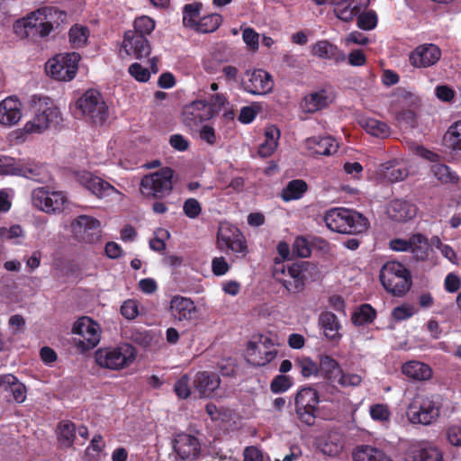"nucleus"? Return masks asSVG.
Instances as JSON below:
<instances>
[{"instance_id":"nucleus-34","label":"nucleus","mask_w":461,"mask_h":461,"mask_svg":"<svg viewBox=\"0 0 461 461\" xmlns=\"http://www.w3.org/2000/svg\"><path fill=\"white\" fill-rule=\"evenodd\" d=\"M14 176H24L36 182L44 181V167L33 161L18 160Z\"/></svg>"},{"instance_id":"nucleus-17","label":"nucleus","mask_w":461,"mask_h":461,"mask_svg":"<svg viewBox=\"0 0 461 461\" xmlns=\"http://www.w3.org/2000/svg\"><path fill=\"white\" fill-rule=\"evenodd\" d=\"M273 343L269 338H265L259 342L249 341L247 346L248 361L255 366H264L274 360L277 355V350L270 348Z\"/></svg>"},{"instance_id":"nucleus-41","label":"nucleus","mask_w":461,"mask_h":461,"mask_svg":"<svg viewBox=\"0 0 461 461\" xmlns=\"http://www.w3.org/2000/svg\"><path fill=\"white\" fill-rule=\"evenodd\" d=\"M294 367L304 378L318 376L320 374V365L309 357H297L294 361Z\"/></svg>"},{"instance_id":"nucleus-7","label":"nucleus","mask_w":461,"mask_h":461,"mask_svg":"<svg viewBox=\"0 0 461 461\" xmlns=\"http://www.w3.org/2000/svg\"><path fill=\"white\" fill-rule=\"evenodd\" d=\"M321 402L319 392L312 386H303L294 394V413L303 425H314L318 405Z\"/></svg>"},{"instance_id":"nucleus-48","label":"nucleus","mask_w":461,"mask_h":461,"mask_svg":"<svg viewBox=\"0 0 461 461\" xmlns=\"http://www.w3.org/2000/svg\"><path fill=\"white\" fill-rule=\"evenodd\" d=\"M154 29L155 21L149 16L143 15L134 20L133 30H129L128 32H136V34L147 37L151 34Z\"/></svg>"},{"instance_id":"nucleus-36","label":"nucleus","mask_w":461,"mask_h":461,"mask_svg":"<svg viewBox=\"0 0 461 461\" xmlns=\"http://www.w3.org/2000/svg\"><path fill=\"white\" fill-rule=\"evenodd\" d=\"M77 427L74 422L64 420L59 422L57 427V438L61 446L71 447L76 439Z\"/></svg>"},{"instance_id":"nucleus-27","label":"nucleus","mask_w":461,"mask_h":461,"mask_svg":"<svg viewBox=\"0 0 461 461\" xmlns=\"http://www.w3.org/2000/svg\"><path fill=\"white\" fill-rule=\"evenodd\" d=\"M22 104L18 98L9 96L0 103V123L6 126L16 124L22 118Z\"/></svg>"},{"instance_id":"nucleus-4","label":"nucleus","mask_w":461,"mask_h":461,"mask_svg":"<svg viewBox=\"0 0 461 461\" xmlns=\"http://www.w3.org/2000/svg\"><path fill=\"white\" fill-rule=\"evenodd\" d=\"M442 407L438 394L416 395L410 402L406 415L412 424L430 425L438 420Z\"/></svg>"},{"instance_id":"nucleus-49","label":"nucleus","mask_w":461,"mask_h":461,"mask_svg":"<svg viewBox=\"0 0 461 461\" xmlns=\"http://www.w3.org/2000/svg\"><path fill=\"white\" fill-rule=\"evenodd\" d=\"M320 447L323 454L335 456L342 451L343 443L337 437L329 436L320 443Z\"/></svg>"},{"instance_id":"nucleus-21","label":"nucleus","mask_w":461,"mask_h":461,"mask_svg":"<svg viewBox=\"0 0 461 461\" xmlns=\"http://www.w3.org/2000/svg\"><path fill=\"white\" fill-rule=\"evenodd\" d=\"M77 181L89 190L98 198H103L117 193V189L107 181L98 176H93L88 171H79L76 173Z\"/></svg>"},{"instance_id":"nucleus-60","label":"nucleus","mask_w":461,"mask_h":461,"mask_svg":"<svg viewBox=\"0 0 461 461\" xmlns=\"http://www.w3.org/2000/svg\"><path fill=\"white\" fill-rule=\"evenodd\" d=\"M395 119L399 123L406 127L413 128L416 124L415 113L410 109L398 112L395 115Z\"/></svg>"},{"instance_id":"nucleus-64","label":"nucleus","mask_w":461,"mask_h":461,"mask_svg":"<svg viewBox=\"0 0 461 461\" xmlns=\"http://www.w3.org/2000/svg\"><path fill=\"white\" fill-rule=\"evenodd\" d=\"M244 461H264L262 451L255 446L246 447L243 450Z\"/></svg>"},{"instance_id":"nucleus-51","label":"nucleus","mask_w":461,"mask_h":461,"mask_svg":"<svg viewBox=\"0 0 461 461\" xmlns=\"http://www.w3.org/2000/svg\"><path fill=\"white\" fill-rule=\"evenodd\" d=\"M357 25L362 30L370 31L375 29L377 25L378 18L376 13L374 10L361 12L357 15Z\"/></svg>"},{"instance_id":"nucleus-31","label":"nucleus","mask_w":461,"mask_h":461,"mask_svg":"<svg viewBox=\"0 0 461 461\" xmlns=\"http://www.w3.org/2000/svg\"><path fill=\"white\" fill-rule=\"evenodd\" d=\"M402 372L407 377L416 381H426L432 377L431 367L420 361H408L402 366Z\"/></svg>"},{"instance_id":"nucleus-8","label":"nucleus","mask_w":461,"mask_h":461,"mask_svg":"<svg viewBox=\"0 0 461 461\" xmlns=\"http://www.w3.org/2000/svg\"><path fill=\"white\" fill-rule=\"evenodd\" d=\"M136 358V349L125 343L116 348H99L95 352V362L104 368L120 370L129 366Z\"/></svg>"},{"instance_id":"nucleus-9","label":"nucleus","mask_w":461,"mask_h":461,"mask_svg":"<svg viewBox=\"0 0 461 461\" xmlns=\"http://www.w3.org/2000/svg\"><path fill=\"white\" fill-rule=\"evenodd\" d=\"M80 59L77 52L57 54L46 62V73L55 80L70 81L77 73Z\"/></svg>"},{"instance_id":"nucleus-45","label":"nucleus","mask_w":461,"mask_h":461,"mask_svg":"<svg viewBox=\"0 0 461 461\" xmlns=\"http://www.w3.org/2000/svg\"><path fill=\"white\" fill-rule=\"evenodd\" d=\"M384 175L388 181L394 183L405 179L408 176V169L397 162H388Z\"/></svg>"},{"instance_id":"nucleus-29","label":"nucleus","mask_w":461,"mask_h":461,"mask_svg":"<svg viewBox=\"0 0 461 461\" xmlns=\"http://www.w3.org/2000/svg\"><path fill=\"white\" fill-rule=\"evenodd\" d=\"M312 52L320 59L333 60L336 64L346 60V54L327 40L317 41L312 46Z\"/></svg>"},{"instance_id":"nucleus-57","label":"nucleus","mask_w":461,"mask_h":461,"mask_svg":"<svg viewBox=\"0 0 461 461\" xmlns=\"http://www.w3.org/2000/svg\"><path fill=\"white\" fill-rule=\"evenodd\" d=\"M183 211L186 217L195 219L201 214L202 207L195 198H188L184 203Z\"/></svg>"},{"instance_id":"nucleus-53","label":"nucleus","mask_w":461,"mask_h":461,"mask_svg":"<svg viewBox=\"0 0 461 461\" xmlns=\"http://www.w3.org/2000/svg\"><path fill=\"white\" fill-rule=\"evenodd\" d=\"M369 413L374 420L381 422L389 420L391 416L389 407L383 403H375L371 405Z\"/></svg>"},{"instance_id":"nucleus-62","label":"nucleus","mask_w":461,"mask_h":461,"mask_svg":"<svg viewBox=\"0 0 461 461\" xmlns=\"http://www.w3.org/2000/svg\"><path fill=\"white\" fill-rule=\"evenodd\" d=\"M444 288L447 292L454 294L461 288V278L455 273L447 275L444 281Z\"/></svg>"},{"instance_id":"nucleus-6","label":"nucleus","mask_w":461,"mask_h":461,"mask_svg":"<svg viewBox=\"0 0 461 461\" xmlns=\"http://www.w3.org/2000/svg\"><path fill=\"white\" fill-rule=\"evenodd\" d=\"M76 108L86 121L95 125L104 124L109 116L108 106L96 89L86 90L76 102Z\"/></svg>"},{"instance_id":"nucleus-56","label":"nucleus","mask_w":461,"mask_h":461,"mask_svg":"<svg viewBox=\"0 0 461 461\" xmlns=\"http://www.w3.org/2000/svg\"><path fill=\"white\" fill-rule=\"evenodd\" d=\"M362 378L357 374L344 373L343 370L339 373L335 383L339 384L342 387L357 386L361 384Z\"/></svg>"},{"instance_id":"nucleus-42","label":"nucleus","mask_w":461,"mask_h":461,"mask_svg":"<svg viewBox=\"0 0 461 461\" xmlns=\"http://www.w3.org/2000/svg\"><path fill=\"white\" fill-rule=\"evenodd\" d=\"M444 145L455 151H461V121L454 122L443 138Z\"/></svg>"},{"instance_id":"nucleus-23","label":"nucleus","mask_w":461,"mask_h":461,"mask_svg":"<svg viewBox=\"0 0 461 461\" xmlns=\"http://www.w3.org/2000/svg\"><path fill=\"white\" fill-rule=\"evenodd\" d=\"M168 312L177 321H190L197 314V307L193 300L182 295H174L169 303Z\"/></svg>"},{"instance_id":"nucleus-46","label":"nucleus","mask_w":461,"mask_h":461,"mask_svg":"<svg viewBox=\"0 0 461 461\" xmlns=\"http://www.w3.org/2000/svg\"><path fill=\"white\" fill-rule=\"evenodd\" d=\"M89 36V30L86 26L74 25L68 32L69 41L73 48L83 47Z\"/></svg>"},{"instance_id":"nucleus-28","label":"nucleus","mask_w":461,"mask_h":461,"mask_svg":"<svg viewBox=\"0 0 461 461\" xmlns=\"http://www.w3.org/2000/svg\"><path fill=\"white\" fill-rule=\"evenodd\" d=\"M307 149L316 155L330 156L337 152L339 144L331 136H313L305 141Z\"/></svg>"},{"instance_id":"nucleus-12","label":"nucleus","mask_w":461,"mask_h":461,"mask_svg":"<svg viewBox=\"0 0 461 461\" xmlns=\"http://www.w3.org/2000/svg\"><path fill=\"white\" fill-rule=\"evenodd\" d=\"M214 117V111L204 100H195L185 104L182 111V121L191 130Z\"/></svg>"},{"instance_id":"nucleus-16","label":"nucleus","mask_w":461,"mask_h":461,"mask_svg":"<svg viewBox=\"0 0 461 461\" xmlns=\"http://www.w3.org/2000/svg\"><path fill=\"white\" fill-rule=\"evenodd\" d=\"M441 55V50L438 45L422 43L411 51L409 62L415 68H427L436 65Z\"/></svg>"},{"instance_id":"nucleus-1","label":"nucleus","mask_w":461,"mask_h":461,"mask_svg":"<svg viewBox=\"0 0 461 461\" xmlns=\"http://www.w3.org/2000/svg\"><path fill=\"white\" fill-rule=\"evenodd\" d=\"M33 118L23 127L26 133H42L50 128H58L63 119L59 109L47 96L34 95L30 101Z\"/></svg>"},{"instance_id":"nucleus-30","label":"nucleus","mask_w":461,"mask_h":461,"mask_svg":"<svg viewBox=\"0 0 461 461\" xmlns=\"http://www.w3.org/2000/svg\"><path fill=\"white\" fill-rule=\"evenodd\" d=\"M319 325L323 330L327 339L331 341L340 340L342 334L339 332L341 325L338 317L332 312H323L319 317Z\"/></svg>"},{"instance_id":"nucleus-55","label":"nucleus","mask_w":461,"mask_h":461,"mask_svg":"<svg viewBox=\"0 0 461 461\" xmlns=\"http://www.w3.org/2000/svg\"><path fill=\"white\" fill-rule=\"evenodd\" d=\"M293 253L299 258L310 257L312 249L308 240L303 237H297L293 244Z\"/></svg>"},{"instance_id":"nucleus-33","label":"nucleus","mask_w":461,"mask_h":461,"mask_svg":"<svg viewBox=\"0 0 461 461\" xmlns=\"http://www.w3.org/2000/svg\"><path fill=\"white\" fill-rule=\"evenodd\" d=\"M354 461H390L383 450L370 445H360L352 453Z\"/></svg>"},{"instance_id":"nucleus-24","label":"nucleus","mask_w":461,"mask_h":461,"mask_svg":"<svg viewBox=\"0 0 461 461\" xmlns=\"http://www.w3.org/2000/svg\"><path fill=\"white\" fill-rule=\"evenodd\" d=\"M220 384L221 378L218 374L209 371L196 373L193 380L194 389L201 398L211 397Z\"/></svg>"},{"instance_id":"nucleus-32","label":"nucleus","mask_w":461,"mask_h":461,"mask_svg":"<svg viewBox=\"0 0 461 461\" xmlns=\"http://www.w3.org/2000/svg\"><path fill=\"white\" fill-rule=\"evenodd\" d=\"M405 461H443V455L435 447H412L407 452Z\"/></svg>"},{"instance_id":"nucleus-22","label":"nucleus","mask_w":461,"mask_h":461,"mask_svg":"<svg viewBox=\"0 0 461 461\" xmlns=\"http://www.w3.org/2000/svg\"><path fill=\"white\" fill-rule=\"evenodd\" d=\"M220 249L226 248L235 253H246L247 244L241 231L236 227H221L217 235Z\"/></svg>"},{"instance_id":"nucleus-39","label":"nucleus","mask_w":461,"mask_h":461,"mask_svg":"<svg viewBox=\"0 0 461 461\" xmlns=\"http://www.w3.org/2000/svg\"><path fill=\"white\" fill-rule=\"evenodd\" d=\"M363 129L370 135L377 138H387L391 130L386 122L375 118H366L361 122Z\"/></svg>"},{"instance_id":"nucleus-47","label":"nucleus","mask_w":461,"mask_h":461,"mask_svg":"<svg viewBox=\"0 0 461 461\" xmlns=\"http://www.w3.org/2000/svg\"><path fill=\"white\" fill-rule=\"evenodd\" d=\"M431 172L442 183H456L458 180V176L445 164L438 163L433 165Z\"/></svg>"},{"instance_id":"nucleus-59","label":"nucleus","mask_w":461,"mask_h":461,"mask_svg":"<svg viewBox=\"0 0 461 461\" xmlns=\"http://www.w3.org/2000/svg\"><path fill=\"white\" fill-rule=\"evenodd\" d=\"M121 314L128 319L133 320L139 314L138 303L135 300H127L121 306Z\"/></svg>"},{"instance_id":"nucleus-11","label":"nucleus","mask_w":461,"mask_h":461,"mask_svg":"<svg viewBox=\"0 0 461 461\" xmlns=\"http://www.w3.org/2000/svg\"><path fill=\"white\" fill-rule=\"evenodd\" d=\"M72 330L80 336L76 344L83 351L94 348L100 341V326L89 317L79 318Z\"/></svg>"},{"instance_id":"nucleus-25","label":"nucleus","mask_w":461,"mask_h":461,"mask_svg":"<svg viewBox=\"0 0 461 461\" xmlns=\"http://www.w3.org/2000/svg\"><path fill=\"white\" fill-rule=\"evenodd\" d=\"M73 228L77 230L84 241L95 243L100 239V221L91 216L80 215L72 222Z\"/></svg>"},{"instance_id":"nucleus-50","label":"nucleus","mask_w":461,"mask_h":461,"mask_svg":"<svg viewBox=\"0 0 461 461\" xmlns=\"http://www.w3.org/2000/svg\"><path fill=\"white\" fill-rule=\"evenodd\" d=\"M353 5L348 0H340L336 3L334 12L336 16L344 22H350L357 15L356 9L352 8Z\"/></svg>"},{"instance_id":"nucleus-13","label":"nucleus","mask_w":461,"mask_h":461,"mask_svg":"<svg viewBox=\"0 0 461 461\" xmlns=\"http://www.w3.org/2000/svg\"><path fill=\"white\" fill-rule=\"evenodd\" d=\"M310 267L311 263L306 261L287 264L282 270L285 278L280 279V283L290 293L296 294L302 292L305 287V273Z\"/></svg>"},{"instance_id":"nucleus-37","label":"nucleus","mask_w":461,"mask_h":461,"mask_svg":"<svg viewBox=\"0 0 461 461\" xmlns=\"http://www.w3.org/2000/svg\"><path fill=\"white\" fill-rule=\"evenodd\" d=\"M318 365H320V372L322 373L324 378L334 384L342 370L339 362L329 355H321Z\"/></svg>"},{"instance_id":"nucleus-35","label":"nucleus","mask_w":461,"mask_h":461,"mask_svg":"<svg viewBox=\"0 0 461 461\" xmlns=\"http://www.w3.org/2000/svg\"><path fill=\"white\" fill-rule=\"evenodd\" d=\"M301 105L305 112L310 113H313L327 107L329 105L327 92L321 90L305 95Z\"/></svg>"},{"instance_id":"nucleus-14","label":"nucleus","mask_w":461,"mask_h":461,"mask_svg":"<svg viewBox=\"0 0 461 461\" xmlns=\"http://www.w3.org/2000/svg\"><path fill=\"white\" fill-rule=\"evenodd\" d=\"M32 202L40 210L48 213H56L64 210L68 199L62 192H50L41 187L33 190Z\"/></svg>"},{"instance_id":"nucleus-63","label":"nucleus","mask_w":461,"mask_h":461,"mask_svg":"<svg viewBox=\"0 0 461 461\" xmlns=\"http://www.w3.org/2000/svg\"><path fill=\"white\" fill-rule=\"evenodd\" d=\"M448 442L455 447H461V425H451L446 431Z\"/></svg>"},{"instance_id":"nucleus-44","label":"nucleus","mask_w":461,"mask_h":461,"mask_svg":"<svg viewBox=\"0 0 461 461\" xmlns=\"http://www.w3.org/2000/svg\"><path fill=\"white\" fill-rule=\"evenodd\" d=\"M375 318V310L370 304L364 303L353 313L351 320L354 325L362 326L372 323Z\"/></svg>"},{"instance_id":"nucleus-58","label":"nucleus","mask_w":461,"mask_h":461,"mask_svg":"<svg viewBox=\"0 0 461 461\" xmlns=\"http://www.w3.org/2000/svg\"><path fill=\"white\" fill-rule=\"evenodd\" d=\"M130 75L139 82H147L150 77V72L148 68L142 67L140 63H133L128 69Z\"/></svg>"},{"instance_id":"nucleus-18","label":"nucleus","mask_w":461,"mask_h":461,"mask_svg":"<svg viewBox=\"0 0 461 461\" xmlns=\"http://www.w3.org/2000/svg\"><path fill=\"white\" fill-rule=\"evenodd\" d=\"M247 77L242 81L241 86L244 91L251 95H266L271 92L274 87L272 76L263 69H255L251 73L248 72Z\"/></svg>"},{"instance_id":"nucleus-52","label":"nucleus","mask_w":461,"mask_h":461,"mask_svg":"<svg viewBox=\"0 0 461 461\" xmlns=\"http://www.w3.org/2000/svg\"><path fill=\"white\" fill-rule=\"evenodd\" d=\"M293 385L292 378L286 375H278L270 383V390L273 393H282L289 390Z\"/></svg>"},{"instance_id":"nucleus-10","label":"nucleus","mask_w":461,"mask_h":461,"mask_svg":"<svg viewBox=\"0 0 461 461\" xmlns=\"http://www.w3.org/2000/svg\"><path fill=\"white\" fill-rule=\"evenodd\" d=\"M53 14L65 16L64 12H60L54 7H44L31 13L23 19V28L26 37L30 35H39L43 38L48 36L53 30V24L49 20Z\"/></svg>"},{"instance_id":"nucleus-20","label":"nucleus","mask_w":461,"mask_h":461,"mask_svg":"<svg viewBox=\"0 0 461 461\" xmlns=\"http://www.w3.org/2000/svg\"><path fill=\"white\" fill-rule=\"evenodd\" d=\"M122 48L128 55L136 59L147 58L151 53V45L148 38L136 34V32H124Z\"/></svg>"},{"instance_id":"nucleus-3","label":"nucleus","mask_w":461,"mask_h":461,"mask_svg":"<svg viewBox=\"0 0 461 461\" xmlns=\"http://www.w3.org/2000/svg\"><path fill=\"white\" fill-rule=\"evenodd\" d=\"M383 287L393 296L404 295L412 285L411 271L398 261H388L383 265L379 274Z\"/></svg>"},{"instance_id":"nucleus-19","label":"nucleus","mask_w":461,"mask_h":461,"mask_svg":"<svg viewBox=\"0 0 461 461\" xmlns=\"http://www.w3.org/2000/svg\"><path fill=\"white\" fill-rule=\"evenodd\" d=\"M174 451L180 460H194L201 452L200 440L187 433H178L172 441Z\"/></svg>"},{"instance_id":"nucleus-43","label":"nucleus","mask_w":461,"mask_h":461,"mask_svg":"<svg viewBox=\"0 0 461 461\" xmlns=\"http://www.w3.org/2000/svg\"><path fill=\"white\" fill-rule=\"evenodd\" d=\"M222 23V16L220 14H210L198 20L196 32L210 33L215 32Z\"/></svg>"},{"instance_id":"nucleus-15","label":"nucleus","mask_w":461,"mask_h":461,"mask_svg":"<svg viewBox=\"0 0 461 461\" xmlns=\"http://www.w3.org/2000/svg\"><path fill=\"white\" fill-rule=\"evenodd\" d=\"M389 247L394 251H411L417 260H424L429 249L428 239L420 233L411 235L409 240L393 239Z\"/></svg>"},{"instance_id":"nucleus-5","label":"nucleus","mask_w":461,"mask_h":461,"mask_svg":"<svg viewBox=\"0 0 461 461\" xmlns=\"http://www.w3.org/2000/svg\"><path fill=\"white\" fill-rule=\"evenodd\" d=\"M174 171L168 167L145 175L140 184L141 194L148 199H163L173 190Z\"/></svg>"},{"instance_id":"nucleus-61","label":"nucleus","mask_w":461,"mask_h":461,"mask_svg":"<svg viewBox=\"0 0 461 461\" xmlns=\"http://www.w3.org/2000/svg\"><path fill=\"white\" fill-rule=\"evenodd\" d=\"M18 160L10 157L0 156V175H13L16 170Z\"/></svg>"},{"instance_id":"nucleus-40","label":"nucleus","mask_w":461,"mask_h":461,"mask_svg":"<svg viewBox=\"0 0 461 461\" xmlns=\"http://www.w3.org/2000/svg\"><path fill=\"white\" fill-rule=\"evenodd\" d=\"M203 7L201 2H194L192 4H186L183 7V24L185 27L196 29L198 21L200 19V14Z\"/></svg>"},{"instance_id":"nucleus-26","label":"nucleus","mask_w":461,"mask_h":461,"mask_svg":"<svg viewBox=\"0 0 461 461\" xmlns=\"http://www.w3.org/2000/svg\"><path fill=\"white\" fill-rule=\"evenodd\" d=\"M417 206L407 200L395 199L387 206L388 217L398 222H405L411 220L417 213Z\"/></svg>"},{"instance_id":"nucleus-38","label":"nucleus","mask_w":461,"mask_h":461,"mask_svg":"<svg viewBox=\"0 0 461 461\" xmlns=\"http://www.w3.org/2000/svg\"><path fill=\"white\" fill-rule=\"evenodd\" d=\"M308 185L303 179H294L286 185L282 190L281 197L284 201L289 202L292 200L300 199L307 191Z\"/></svg>"},{"instance_id":"nucleus-54","label":"nucleus","mask_w":461,"mask_h":461,"mask_svg":"<svg viewBox=\"0 0 461 461\" xmlns=\"http://www.w3.org/2000/svg\"><path fill=\"white\" fill-rule=\"evenodd\" d=\"M190 378L188 375H182L174 385V391L180 399H186L191 394V387L189 385Z\"/></svg>"},{"instance_id":"nucleus-2","label":"nucleus","mask_w":461,"mask_h":461,"mask_svg":"<svg viewBox=\"0 0 461 461\" xmlns=\"http://www.w3.org/2000/svg\"><path fill=\"white\" fill-rule=\"evenodd\" d=\"M323 220L330 230L342 234H361L369 225L367 218L363 214L347 208L330 209Z\"/></svg>"}]
</instances>
